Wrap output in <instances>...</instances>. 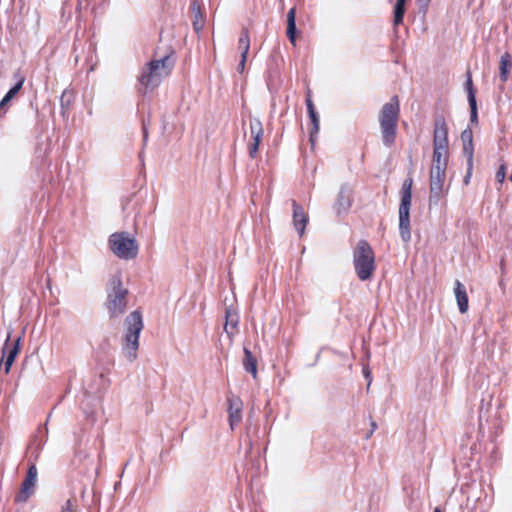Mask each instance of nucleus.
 Segmentation results:
<instances>
[{
  "label": "nucleus",
  "mask_w": 512,
  "mask_h": 512,
  "mask_svg": "<svg viewBox=\"0 0 512 512\" xmlns=\"http://www.w3.org/2000/svg\"><path fill=\"white\" fill-rule=\"evenodd\" d=\"M413 180L408 178L404 181L401 189V201L399 205V231L401 239L409 242L411 239L410 231V207L412 200Z\"/></svg>",
  "instance_id": "8"
},
{
  "label": "nucleus",
  "mask_w": 512,
  "mask_h": 512,
  "mask_svg": "<svg viewBox=\"0 0 512 512\" xmlns=\"http://www.w3.org/2000/svg\"><path fill=\"white\" fill-rule=\"evenodd\" d=\"M469 106H470V110H471L470 121L472 123H477L478 114H477L476 97H472V96L470 97Z\"/></svg>",
  "instance_id": "26"
},
{
  "label": "nucleus",
  "mask_w": 512,
  "mask_h": 512,
  "mask_svg": "<svg viewBox=\"0 0 512 512\" xmlns=\"http://www.w3.org/2000/svg\"><path fill=\"white\" fill-rule=\"evenodd\" d=\"M106 309L110 318H117L122 315L127 306L128 289L123 286L120 272L113 274L107 284Z\"/></svg>",
  "instance_id": "3"
},
{
  "label": "nucleus",
  "mask_w": 512,
  "mask_h": 512,
  "mask_svg": "<svg viewBox=\"0 0 512 512\" xmlns=\"http://www.w3.org/2000/svg\"><path fill=\"white\" fill-rule=\"evenodd\" d=\"M9 96L5 95L2 101L0 102V114L5 113V106L11 100Z\"/></svg>",
  "instance_id": "33"
},
{
  "label": "nucleus",
  "mask_w": 512,
  "mask_h": 512,
  "mask_svg": "<svg viewBox=\"0 0 512 512\" xmlns=\"http://www.w3.org/2000/svg\"><path fill=\"white\" fill-rule=\"evenodd\" d=\"M465 86H466V90H467V93H468V102H470V97H471V95H472V97H475V92H474V89H473L472 79H471V76H470L469 73H468V78H467V81L465 83Z\"/></svg>",
  "instance_id": "28"
},
{
  "label": "nucleus",
  "mask_w": 512,
  "mask_h": 512,
  "mask_svg": "<svg viewBox=\"0 0 512 512\" xmlns=\"http://www.w3.org/2000/svg\"><path fill=\"white\" fill-rule=\"evenodd\" d=\"M293 206V224L299 235L302 236L305 231V227L308 223V216L304 212L303 208L298 205L295 201L292 202Z\"/></svg>",
  "instance_id": "14"
},
{
  "label": "nucleus",
  "mask_w": 512,
  "mask_h": 512,
  "mask_svg": "<svg viewBox=\"0 0 512 512\" xmlns=\"http://www.w3.org/2000/svg\"><path fill=\"white\" fill-rule=\"evenodd\" d=\"M9 96L5 95L2 101L0 102V114L5 113V106L11 100Z\"/></svg>",
  "instance_id": "34"
},
{
  "label": "nucleus",
  "mask_w": 512,
  "mask_h": 512,
  "mask_svg": "<svg viewBox=\"0 0 512 512\" xmlns=\"http://www.w3.org/2000/svg\"><path fill=\"white\" fill-rule=\"evenodd\" d=\"M354 269L360 280H369L376 268L374 252L368 242L360 240L353 251Z\"/></svg>",
  "instance_id": "6"
},
{
  "label": "nucleus",
  "mask_w": 512,
  "mask_h": 512,
  "mask_svg": "<svg viewBox=\"0 0 512 512\" xmlns=\"http://www.w3.org/2000/svg\"><path fill=\"white\" fill-rule=\"evenodd\" d=\"M243 403L240 398L233 397L229 399V422L231 428L238 424L241 420V411Z\"/></svg>",
  "instance_id": "15"
},
{
  "label": "nucleus",
  "mask_w": 512,
  "mask_h": 512,
  "mask_svg": "<svg viewBox=\"0 0 512 512\" xmlns=\"http://www.w3.org/2000/svg\"><path fill=\"white\" fill-rule=\"evenodd\" d=\"M287 36L290 42L296 44V9L291 8L287 14Z\"/></svg>",
  "instance_id": "17"
},
{
  "label": "nucleus",
  "mask_w": 512,
  "mask_h": 512,
  "mask_svg": "<svg viewBox=\"0 0 512 512\" xmlns=\"http://www.w3.org/2000/svg\"><path fill=\"white\" fill-rule=\"evenodd\" d=\"M238 325V316L237 313L231 309L226 310V323H225V331L228 336L232 338V332L230 329H235Z\"/></svg>",
  "instance_id": "22"
},
{
  "label": "nucleus",
  "mask_w": 512,
  "mask_h": 512,
  "mask_svg": "<svg viewBox=\"0 0 512 512\" xmlns=\"http://www.w3.org/2000/svg\"><path fill=\"white\" fill-rule=\"evenodd\" d=\"M405 2H406V0H397V3L395 5V10H394L395 25H399L403 20V16H404V12H405Z\"/></svg>",
  "instance_id": "23"
},
{
  "label": "nucleus",
  "mask_w": 512,
  "mask_h": 512,
  "mask_svg": "<svg viewBox=\"0 0 512 512\" xmlns=\"http://www.w3.org/2000/svg\"><path fill=\"white\" fill-rule=\"evenodd\" d=\"M311 122H312V130L310 132V141L311 143H314L315 136L317 135L319 131V117L315 112L309 114Z\"/></svg>",
  "instance_id": "25"
},
{
  "label": "nucleus",
  "mask_w": 512,
  "mask_h": 512,
  "mask_svg": "<svg viewBox=\"0 0 512 512\" xmlns=\"http://www.w3.org/2000/svg\"><path fill=\"white\" fill-rule=\"evenodd\" d=\"M434 512H441L439 508H435Z\"/></svg>",
  "instance_id": "38"
},
{
  "label": "nucleus",
  "mask_w": 512,
  "mask_h": 512,
  "mask_svg": "<svg viewBox=\"0 0 512 512\" xmlns=\"http://www.w3.org/2000/svg\"><path fill=\"white\" fill-rule=\"evenodd\" d=\"M431 0H417V5L419 7V10L423 13V14H426L427 10H428V6H429V3H430Z\"/></svg>",
  "instance_id": "31"
},
{
  "label": "nucleus",
  "mask_w": 512,
  "mask_h": 512,
  "mask_svg": "<svg viewBox=\"0 0 512 512\" xmlns=\"http://www.w3.org/2000/svg\"><path fill=\"white\" fill-rule=\"evenodd\" d=\"M306 105H307V109H308V113L309 114L315 112L314 105H313L310 97H308L306 99Z\"/></svg>",
  "instance_id": "35"
},
{
  "label": "nucleus",
  "mask_w": 512,
  "mask_h": 512,
  "mask_svg": "<svg viewBox=\"0 0 512 512\" xmlns=\"http://www.w3.org/2000/svg\"><path fill=\"white\" fill-rule=\"evenodd\" d=\"M23 85V80H20L13 88H11L8 92H7V96H9L10 98H13L17 93L18 91L21 89Z\"/></svg>",
  "instance_id": "30"
},
{
  "label": "nucleus",
  "mask_w": 512,
  "mask_h": 512,
  "mask_svg": "<svg viewBox=\"0 0 512 512\" xmlns=\"http://www.w3.org/2000/svg\"><path fill=\"white\" fill-rule=\"evenodd\" d=\"M110 251L119 259H135L139 252V245L135 236L127 231L112 233L108 238Z\"/></svg>",
  "instance_id": "5"
},
{
  "label": "nucleus",
  "mask_w": 512,
  "mask_h": 512,
  "mask_svg": "<svg viewBox=\"0 0 512 512\" xmlns=\"http://www.w3.org/2000/svg\"><path fill=\"white\" fill-rule=\"evenodd\" d=\"M463 151L468 159H473V134L470 129H465L461 134Z\"/></svg>",
  "instance_id": "20"
},
{
  "label": "nucleus",
  "mask_w": 512,
  "mask_h": 512,
  "mask_svg": "<svg viewBox=\"0 0 512 512\" xmlns=\"http://www.w3.org/2000/svg\"><path fill=\"white\" fill-rule=\"evenodd\" d=\"M506 177V168L504 165H502L499 170L497 171L496 173V180L499 182V183H502L504 181Z\"/></svg>",
  "instance_id": "32"
},
{
  "label": "nucleus",
  "mask_w": 512,
  "mask_h": 512,
  "mask_svg": "<svg viewBox=\"0 0 512 512\" xmlns=\"http://www.w3.org/2000/svg\"><path fill=\"white\" fill-rule=\"evenodd\" d=\"M172 60L166 55L158 60H152L142 71L139 78L141 85L147 89H154L167 77L172 69Z\"/></svg>",
  "instance_id": "7"
},
{
  "label": "nucleus",
  "mask_w": 512,
  "mask_h": 512,
  "mask_svg": "<svg viewBox=\"0 0 512 512\" xmlns=\"http://www.w3.org/2000/svg\"><path fill=\"white\" fill-rule=\"evenodd\" d=\"M246 61L247 60H243V58L241 57V60H240V62L238 64V67H237V70H238L239 73H243L244 72Z\"/></svg>",
  "instance_id": "37"
},
{
  "label": "nucleus",
  "mask_w": 512,
  "mask_h": 512,
  "mask_svg": "<svg viewBox=\"0 0 512 512\" xmlns=\"http://www.w3.org/2000/svg\"><path fill=\"white\" fill-rule=\"evenodd\" d=\"M37 479V470L35 466H31L28 470L27 476L22 484L20 492L16 496L17 502H26L28 498L34 493V488Z\"/></svg>",
  "instance_id": "11"
},
{
  "label": "nucleus",
  "mask_w": 512,
  "mask_h": 512,
  "mask_svg": "<svg viewBox=\"0 0 512 512\" xmlns=\"http://www.w3.org/2000/svg\"><path fill=\"white\" fill-rule=\"evenodd\" d=\"M449 157L448 128L443 117L435 120L433 139V163L430 171L446 172Z\"/></svg>",
  "instance_id": "2"
},
{
  "label": "nucleus",
  "mask_w": 512,
  "mask_h": 512,
  "mask_svg": "<svg viewBox=\"0 0 512 512\" xmlns=\"http://www.w3.org/2000/svg\"><path fill=\"white\" fill-rule=\"evenodd\" d=\"M191 8H192V12L194 14L193 26H194V29L197 32H199L203 27L202 22L199 20V18L201 17L200 7L196 2H193Z\"/></svg>",
  "instance_id": "24"
},
{
  "label": "nucleus",
  "mask_w": 512,
  "mask_h": 512,
  "mask_svg": "<svg viewBox=\"0 0 512 512\" xmlns=\"http://www.w3.org/2000/svg\"><path fill=\"white\" fill-rule=\"evenodd\" d=\"M512 66V57L511 55L506 52L501 56L500 63H499V77L502 82H506L509 77L510 69Z\"/></svg>",
  "instance_id": "18"
},
{
  "label": "nucleus",
  "mask_w": 512,
  "mask_h": 512,
  "mask_svg": "<svg viewBox=\"0 0 512 512\" xmlns=\"http://www.w3.org/2000/svg\"><path fill=\"white\" fill-rule=\"evenodd\" d=\"M352 203V190L347 185L341 186L334 207L338 213L347 211Z\"/></svg>",
  "instance_id": "13"
},
{
  "label": "nucleus",
  "mask_w": 512,
  "mask_h": 512,
  "mask_svg": "<svg viewBox=\"0 0 512 512\" xmlns=\"http://www.w3.org/2000/svg\"><path fill=\"white\" fill-rule=\"evenodd\" d=\"M243 366L247 372L252 374L253 378L257 377V360L247 348H244Z\"/></svg>",
  "instance_id": "19"
},
{
  "label": "nucleus",
  "mask_w": 512,
  "mask_h": 512,
  "mask_svg": "<svg viewBox=\"0 0 512 512\" xmlns=\"http://www.w3.org/2000/svg\"><path fill=\"white\" fill-rule=\"evenodd\" d=\"M454 294L459 311L461 313H466L468 310V296L465 286L459 280L455 281Z\"/></svg>",
  "instance_id": "16"
},
{
  "label": "nucleus",
  "mask_w": 512,
  "mask_h": 512,
  "mask_svg": "<svg viewBox=\"0 0 512 512\" xmlns=\"http://www.w3.org/2000/svg\"><path fill=\"white\" fill-rule=\"evenodd\" d=\"M264 129L262 122L258 118H250L249 121V136L251 143L248 144L249 154L255 157L258 152L259 144L262 141Z\"/></svg>",
  "instance_id": "9"
},
{
  "label": "nucleus",
  "mask_w": 512,
  "mask_h": 512,
  "mask_svg": "<svg viewBox=\"0 0 512 512\" xmlns=\"http://www.w3.org/2000/svg\"><path fill=\"white\" fill-rule=\"evenodd\" d=\"M61 512H77L76 500L68 499L63 505Z\"/></svg>",
  "instance_id": "27"
},
{
  "label": "nucleus",
  "mask_w": 512,
  "mask_h": 512,
  "mask_svg": "<svg viewBox=\"0 0 512 512\" xmlns=\"http://www.w3.org/2000/svg\"><path fill=\"white\" fill-rule=\"evenodd\" d=\"M472 169H473V159H468V167H467V173L464 177V184L465 185H468L469 182H470V178H471V175H472Z\"/></svg>",
  "instance_id": "29"
},
{
  "label": "nucleus",
  "mask_w": 512,
  "mask_h": 512,
  "mask_svg": "<svg viewBox=\"0 0 512 512\" xmlns=\"http://www.w3.org/2000/svg\"><path fill=\"white\" fill-rule=\"evenodd\" d=\"M238 48L241 51L243 60H247L248 52L250 49V37L247 30H243L238 43Z\"/></svg>",
  "instance_id": "21"
},
{
  "label": "nucleus",
  "mask_w": 512,
  "mask_h": 512,
  "mask_svg": "<svg viewBox=\"0 0 512 512\" xmlns=\"http://www.w3.org/2000/svg\"><path fill=\"white\" fill-rule=\"evenodd\" d=\"M363 374L366 379H368V385L371 383V372L367 366L363 367Z\"/></svg>",
  "instance_id": "36"
},
{
  "label": "nucleus",
  "mask_w": 512,
  "mask_h": 512,
  "mask_svg": "<svg viewBox=\"0 0 512 512\" xmlns=\"http://www.w3.org/2000/svg\"><path fill=\"white\" fill-rule=\"evenodd\" d=\"M446 177V172H434L430 171V195H429V205H437L442 193H443V185Z\"/></svg>",
  "instance_id": "10"
},
{
  "label": "nucleus",
  "mask_w": 512,
  "mask_h": 512,
  "mask_svg": "<svg viewBox=\"0 0 512 512\" xmlns=\"http://www.w3.org/2000/svg\"><path fill=\"white\" fill-rule=\"evenodd\" d=\"M399 113L400 104L397 96H393L379 111L378 121L382 142L387 147H390L395 141Z\"/></svg>",
  "instance_id": "1"
},
{
  "label": "nucleus",
  "mask_w": 512,
  "mask_h": 512,
  "mask_svg": "<svg viewBox=\"0 0 512 512\" xmlns=\"http://www.w3.org/2000/svg\"><path fill=\"white\" fill-rule=\"evenodd\" d=\"M10 334H8L5 345L3 347V358H5V373H9L10 368L19 353V338L13 343H9Z\"/></svg>",
  "instance_id": "12"
},
{
  "label": "nucleus",
  "mask_w": 512,
  "mask_h": 512,
  "mask_svg": "<svg viewBox=\"0 0 512 512\" xmlns=\"http://www.w3.org/2000/svg\"><path fill=\"white\" fill-rule=\"evenodd\" d=\"M125 336L123 354L129 361L137 358L139 335L143 329L142 315L139 311L131 312L125 319Z\"/></svg>",
  "instance_id": "4"
}]
</instances>
